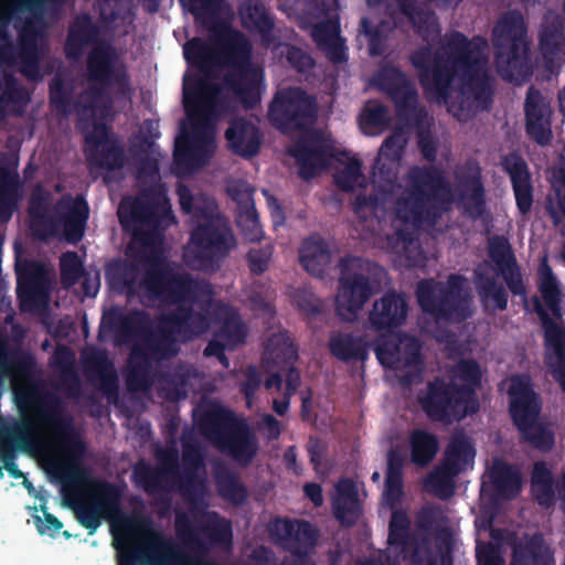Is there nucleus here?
<instances>
[{
    "label": "nucleus",
    "mask_w": 565,
    "mask_h": 565,
    "mask_svg": "<svg viewBox=\"0 0 565 565\" xmlns=\"http://www.w3.org/2000/svg\"><path fill=\"white\" fill-rule=\"evenodd\" d=\"M473 284L484 308L491 303L493 309L504 311L508 309L509 295L502 284L498 281L494 268L488 262H482L473 269Z\"/></svg>",
    "instance_id": "nucleus-35"
},
{
    "label": "nucleus",
    "mask_w": 565,
    "mask_h": 565,
    "mask_svg": "<svg viewBox=\"0 0 565 565\" xmlns=\"http://www.w3.org/2000/svg\"><path fill=\"white\" fill-rule=\"evenodd\" d=\"M501 167L510 178L519 212L527 215L532 210L534 189L526 161L513 151L502 158Z\"/></svg>",
    "instance_id": "nucleus-33"
},
{
    "label": "nucleus",
    "mask_w": 565,
    "mask_h": 565,
    "mask_svg": "<svg viewBox=\"0 0 565 565\" xmlns=\"http://www.w3.org/2000/svg\"><path fill=\"white\" fill-rule=\"evenodd\" d=\"M340 291L337 312L347 320L355 318L386 277L379 264L358 256H345L339 262Z\"/></svg>",
    "instance_id": "nucleus-11"
},
{
    "label": "nucleus",
    "mask_w": 565,
    "mask_h": 565,
    "mask_svg": "<svg viewBox=\"0 0 565 565\" xmlns=\"http://www.w3.org/2000/svg\"><path fill=\"white\" fill-rule=\"evenodd\" d=\"M509 415L515 426L526 427L530 422L540 419L542 398L535 392L532 380L526 374L512 375L508 388Z\"/></svg>",
    "instance_id": "nucleus-24"
},
{
    "label": "nucleus",
    "mask_w": 565,
    "mask_h": 565,
    "mask_svg": "<svg viewBox=\"0 0 565 565\" xmlns=\"http://www.w3.org/2000/svg\"><path fill=\"white\" fill-rule=\"evenodd\" d=\"M121 529L126 541L116 539L117 565H172L166 564V554L170 546L163 534L151 526L145 518H124ZM173 565H193L179 561Z\"/></svg>",
    "instance_id": "nucleus-13"
},
{
    "label": "nucleus",
    "mask_w": 565,
    "mask_h": 565,
    "mask_svg": "<svg viewBox=\"0 0 565 565\" xmlns=\"http://www.w3.org/2000/svg\"><path fill=\"white\" fill-rule=\"evenodd\" d=\"M265 356L274 364H284L287 367V395L294 394L300 385V373L294 366L298 354L289 337L282 333L270 337L265 348Z\"/></svg>",
    "instance_id": "nucleus-37"
},
{
    "label": "nucleus",
    "mask_w": 565,
    "mask_h": 565,
    "mask_svg": "<svg viewBox=\"0 0 565 565\" xmlns=\"http://www.w3.org/2000/svg\"><path fill=\"white\" fill-rule=\"evenodd\" d=\"M524 115L526 134L539 145H548L553 138L552 108L547 97L534 85L527 88Z\"/></svg>",
    "instance_id": "nucleus-27"
},
{
    "label": "nucleus",
    "mask_w": 565,
    "mask_h": 565,
    "mask_svg": "<svg viewBox=\"0 0 565 565\" xmlns=\"http://www.w3.org/2000/svg\"><path fill=\"white\" fill-rule=\"evenodd\" d=\"M397 164L398 163H391V161L385 160V158L376 157L372 168V178L373 182L379 184L383 193H392L397 180Z\"/></svg>",
    "instance_id": "nucleus-61"
},
{
    "label": "nucleus",
    "mask_w": 565,
    "mask_h": 565,
    "mask_svg": "<svg viewBox=\"0 0 565 565\" xmlns=\"http://www.w3.org/2000/svg\"><path fill=\"white\" fill-rule=\"evenodd\" d=\"M475 455L467 437L454 436L446 448L443 466L428 476L427 483L440 498H449L454 493V478L473 461Z\"/></svg>",
    "instance_id": "nucleus-23"
},
{
    "label": "nucleus",
    "mask_w": 565,
    "mask_h": 565,
    "mask_svg": "<svg viewBox=\"0 0 565 565\" xmlns=\"http://www.w3.org/2000/svg\"><path fill=\"white\" fill-rule=\"evenodd\" d=\"M160 468H154L146 461H138L132 470L135 483L148 494H156L164 490L163 481L167 477L178 479L180 483L179 455L177 450H169L159 456Z\"/></svg>",
    "instance_id": "nucleus-28"
},
{
    "label": "nucleus",
    "mask_w": 565,
    "mask_h": 565,
    "mask_svg": "<svg viewBox=\"0 0 565 565\" xmlns=\"http://www.w3.org/2000/svg\"><path fill=\"white\" fill-rule=\"evenodd\" d=\"M376 81L379 87L393 100L399 120L415 125L422 122L426 111L418 107L417 90L398 67H383L379 72Z\"/></svg>",
    "instance_id": "nucleus-20"
},
{
    "label": "nucleus",
    "mask_w": 565,
    "mask_h": 565,
    "mask_svg": "<svg viewBox=\"0 0 565 565\" xmlns=\"http://www.w3.org/2000/svg\"><path fill=\"white\" fill-rule=\"evenodd\" d=\"M174 531L177 537L185 546L199 552H207L213 546L227 547L233 542L231 521L217 514L196 529L186 512L175 511Z\"/></svg>",
    "instance_id": "nucleus-18"
},
{
    "label": "nucleus",
    "mask_w": 565,
    "mask_h": 565,
    "mask_svg": "<svg viewBox=\"0 0 565 565\" xmlns=\"http://www.w3.org/2000/svg\"><path fill=\"white\" fill-rule=\"evenodd\" d=\"M56 230L61 224L67 242L78 243L85 233L89 206L83 196L63 195L54 205Z\"/></svg>",
    "instance_id": "nucleus-29"
},
{
    "label": "nucleus",
    "mask_w": 565,
    "mask_h": 565,
    "mask_svg": "<svg viewBox=\"0 0 565 565\" xmlns=\"http://www.w3.org/2000/svg\"><path fill=\"white\" fill-rule=\"evenodd\" d=\"M163 216L174 218L170 206L159 205L149 194L122 199L118 207V218L122 228L143 245H149L160 235Z\"/></svg>",
    "instance_id": "nucleus-16"
},
{
    "label": "nucleus",
    "mask_w": 565,
    "mask_h": 565,
    "mask_svg": "<svg viewBox=\"0 0 565 565\" xmlns=\"http://www.w3.org/2000/svg\"><path fill=\"white\" fill-rule=\"evenodd\" d=\"M214 481L217 494L234 507L244 505L249 497L247 487L239 475L227 467H217L214 470Z\"/></svg>",
    "instance_id": "nucleus-47"
},
{
    "label": "nucleus",
    "mask_w": 565,
    "mask_h": 565,
    "mask_svg": "<svg viewBox=\"0 0 565 565\" xmlns=\"http://www.w3.org/2000/svg\"><path fill=\"white\" fill-rule=\"evenodd\" d=\"M299 262L310 275L322 277L331 263L328 243L316 236L305 238L299 250Z\"/></svg>",
    "instance_id": "nucleus-45"
},
{
    "label": "nucleus",
    "mask_w": 565,
    "mask_h": 565,
    "mask_svg": "<svg viewBox=\"0 0 565 565\" xmlns=\"http://www.w3.org/2000/svg\"><path fill=\"white\" fill-rule=\"evenodd\" d=\"M416 297L420 309L437 321L462 322L471 316V290L460 274H450L446 282L419 281Z\"/></svg>",
    "instance_id": "nucleus-12"
},
{
    "label": "nucleus",
    "mask_w": 565,
    "mask_h": 565,
    "mask_svg": "<svg viewBox=\"0 0 565 565\" xmlns=\"http://www.w3.org/2000/svg\"><path fill=\"white\" fill-rule=\"evenodd\" d=\"M24 403L32 411L36 424L49 429L66 454L67 477L77 479L86 445L75 427L73 416L66 412L62 397L52 391L30 390L24 395Z\"/></svg>",
    "instance_id": "nucleus-8"
},
{
    "label": "nucleus",
    "mask_w": 565,
    "mask_h": 565,
    "mask_svg": "<svg viewBox=\"0 0 565 565\" xmlns=\"http://www.w3.org/2000/svg\"><path fill=\"white\" fill-rule=\"evenodd\" d=\"M451 188L443 169L413 166L406 173V186L394 204L396 218L414 228L435 226L449 210Z\"/></svg>",
    "instance_id": "nucleus-6"
},
{
    "label": "nucleus",
    "mask_w": 565,
    "mask_h": 565,
    "mask_svg": "<svg viewBox=\"0 0 565 565\" xmlns=\"http://www.w3.org/2000/svg\"><path fill=\"white\" fill-rule=\"evenodd\" d=\"M393 31L390 21L382 20L373 24L366 17L360 21V32L365 35L369 43V53L371 56H381L386 51V41Z\"/></svg>",
    "instance_id": "nucleus-53"
},
{
    "label": "nucleus",
    "mask_w": 565,
    "mask_h": 565,
    "mask_svg": "<svg viewBox=\"0 0 565 565\" xmlns=\"http://www.w3.org/2000/svg\"><path fill=\"white\" fill-rule=\"evenodd\" d=\"M268 119L279 131H302L317 119V105L300 87L278 90L268 107Z\"/></svg>",
    "instance_id": "nucleus-17"
},
{
    "label": "nucleus",
    "mask_w": 565,
    "mask_h": 565,
    "mask_svg": "<svg viewBox=\"0 0 565 565\" xmlns=\"http://www.w3.org/2000/svg\"><path fill=\"white\" fill-rule=\"evenodd\" d=\"M98 36L99 28L92 17L88 13L77 15L68 28L64 52L68 60L78 61L87 46L96 44L87 55L86 68L88 81L98 85H92L88 93L95 104L110 107L113 99L107 88L116 86L119 94L126 95L130 89V78L124 66L116 67V49L109 43L98 42Z\"/></svg>",
    "instance_id": "nucleus-5"
},
{
    "label": "nucleus",
    "mask_w": 565,
    "mask_h": 565,
    "mask_svg": "<svg viewBox=\"0 0 565 565\" xmlns=\"http://www.w3.org/2000/svg\"><path fill=\"white\" fill-rule=\"evenodd\" d=\"M282 534L286 548L297 557L292 565H311L308 555L317 544V529L308 521H300L296 526L292 521L285 520Z\"/></svg>",
    "instance_id": "nucleus-38"
},
{
    "label": "nucleus",
    "mask_w": 565,
    "mask_h": 565,
    "mask_svg": "<svg viewBox=\"0 0 565 565\" xmlns=\"http://www.w3.org/2000/svg\"><path fill=\"white\" fill-rule=\"evenodd\" d=\"M539 49L546 71L554 73L565 58V31L558 21L543 23L539 33Z\"/></svg>",
    "instance_id": "nucleus-41"
},
{
    "label": "nucleus",
    "mask_w": 565,
    "mask_h": 565,
    "mask_svg": "<svg viewBox=\"0 0 565 565\" xmlns=\"http://www.w3.org/2000/svg\"><path fill=\"white\" fill-rule=\"evenodd\" d=\"M553 475L544 461H537L533 466L531 476V491L535 501L544 508H550L555 502L553 489Z\"/></svg>",
    "instance_id": "nucleus-50"
},
{
    "label": "nucleus",
    "mask_w": 565,
    "mask_h": 565,
    "mask_svg": "<svg viewBox=\"0 0 565 565\" xmlns=\"http://www.w3.org/2000/svg\"><path fill=\"white\" fill-rule=\"evenodd\" d=\"M539 290L550 310L554 316L559 317L562 291L558 287L557 279L548 266L546 259L541 264V282Z\"/></svg>",
    "instance_id": "nucleus-58"
},
{
    "label": "nucleus",
    "mask_w": 565,
    "mask_h": 565,
    "mask_svg": "<svg viewBox=\"0 0 565 565\" xmlns=\"http://www.w3.org/2000/svg\"><path fill=\"white\" fill-rule=\"evenodd\" d=\"M236 223L245 239L249 242H259L262 239L263 228L256 209L244 213H236Z\"/></svg>",
    "instance_id": "nucleus-63"
},
{
    "label": "nucleus",
    "mask_w": 565,
    "mask_h": 565,
    "mask_svg": "<svg viewBox=\"0 0 565 565\" xmlns=\"http://www.w3.org/2000/svg\"><path fill=\"white\" fill-rule=\"evenodd\" d=\"M61 281L65 287L75 285L84 274V266L76 252L63 253L60 258Z\"/></svg>",
    "instance_id": "nucleus-62"
},
{
    "label": "nucleus",
    "mask_w": 565,
    "mask_h": 565,
    "mask_svg": "<svg viewBox=\"0 0 565 565\" xmlns=\"http://www.w3.org/2000/svg\"><path fill=\"white\" fill-rule=\"evenodd\" d=\"M411 460L418 467L428 466L439 450L436 435L425 429L416 428L409 435Z\"/></svg>",
    "instance_id": "nucleus-48"
},
{
    "label": "nucleus",
    "mask_w": 565,
    "mask_h": 565,
    "mask_svg": "<svg viewBox=\"0 0 565 565\" xmlns=\"http://www.w3.org/2000/svg\"><path fill=\"white\" fill-rule=\"evenodd\" d=\"M225 139L231 151L245 159L255 157L262 145L259 128L244 117L230 122L225 130Z\"/></svg>",
    "instance_id": "nucleus-36"
},
{
    "label": "nucleus",
    "mask_w": 565,
    "mask_h": 565,
    "mask_svg": "<svg viewBox=\"0 0 565 565\" xmlns=\"http://www.w3.org/2000/svg\"><path fill=\"white\" fill-rule=\"evenodd\" d=\"M491 480L497 492L503 498H512L520 492L521 478L510 465L499 461L491 471Z\"/></svg>",
    "instance_id": "nucleus-55"
},
{
    "label": "nucleus",
    "mask_w": 565,
    "mask_h": 565,
    "mask_svg": "<svg viewBox=\"0 0 565 565\" xmlns=\"http://www.w3.org/2000/svg\"><path fill=\"white\" fill-rule=\"evenodd\" d=\"M408 313L406 296L395 290L386 291L375 300L369 312L370 327L375 331L393 330L401 327Z\"/></svg>",
    "instance_id": "nucleus-32"
},
{
    "label": "nucleus",
    "mask_w": 565,
    "mask_h": 565,
    "mask_svg": "<svg viewBox=\"0 0 565 565\" xmlns=\"http://www.w3.org/2000/svg\"><path fill=\"white\" fill-rule=\"evenodd\" d=\"M372 343L362 337H355L351 333H334L329 339L330 353L342 362L361 361L364 362L369 358Z\"/></svg>",
    "instance_id": "nucleus-46"
},
{
    "label": "nucleus",
    "mask_w": 565,
    "mask_h": 565,
    "mask_svg": "<svg viewBox=\"0 0 565 565\" xmlns=\"http://www.w3.org/2000/svg\"><path fill=\"white\" fill-rule=\"evenodd\" d=\"M523 441L529 444L532 448L548 452L555 446V434L548 424L536 419L530 422L527 426L516 428Z\"/></svg>",
    "instance_id": "nucleus-52"
},
{
    "label": "nucleus",
    "mask_w": 565,
    "mask_h": 565,
    "mask_svg": "<svg viewBox=\"0 0 565 565\" xmlns=\"http://www.w3.org/2000/svg\"><path fill=\"white\" fill-rule=\"evenodd\" d=\"M186 63L198 72L183 75V107L190 119V131L181 127L173 150V161L178 168L192 170L202 167L209 159L203 140V126L210 117L227 109L222 86L213 81L218 61L212 46L201 38L189 40L183 46Z\"/></svg>",
    "instance_id": "nucleus-3"
},
{
    "label": "nucleus",
    "mask_w": 565,
    "mask_h": 565,
    "mask_svg": "<svg viewBox=\"0 0 565 565\" xmlns=\"http://www.w3.org/2000/svg\"><path fill=\"white\" fill-rule=\"evenodd\" d=\"M214 294L215 291L213 290V295ZM196 306L200 310L194 311L205 312L210 323L211 319L221 323L218 330L215 332V338L227 343L230 349H234L238 344L245 342L247 329L245 323L242 321L238 311L234 307L223 301H215L214 299L212 300L211 306L206 309H203L200 305Z\"/></svg>",
    "instance_id": "nucleus-31"
},
{
    "label": "nucleus",
    "mask_w": 565,
    "mask_h": 565,
    "mask_svg": "<svg viewBox=\"0 0 565 565\" xmlns=\"http://www.w3.org/2000/svg\"><path fill=\"white\" fill-rule=\"evenodd\" d=\"M487 42L481 36L468 39L460 31L447 32L434 53L429 44L412 52L411 64L418 71L426 93L446 102L454 81L458 79V108L455 116L467 120L490 110L494 97V78L488 68Z\"/></svg>",
    "instance_id": "nucleus-2"
},
{
    "label": "nucleus",
    "mask_w": 565,
    "mask_h": 565,
    "mask_svg": "<svg viewBox=\"0 0 565 565\" xmlns=\"http://www.w3.org/2000/svg\"><path fill=\"white\" fill-rule=\"evenodd\" d=\"M337 497L332 502L334 518L342 526L355 525L361 515L356 484L351 479H341L337 486Z\"/></svg>",
    "instance_id": "nucleus-44"
},
{
    "label": "nucleus",
    "mask_w": 565,
    "mask_h": 565,
    "mask_svg": "<svg viewBox=\"0 0 565 565\" xmlns=\"http://www.w3.org/2000/svg\"><path fill=\"white\" fill-rule=\"evenodd\" d=\"M183 470L180 476V492L188 501L199 497L204 488L203 481L198 477V471L203 467L204 458L196 444L183 443L182 451Z\"/></svg>",
    "instance_id": "nucleus-42"
},
{
    "label": "nucleus",
    "mask_w": 565,
    "mask_h": 565,
    "mask_svg": "<svg viewBox=\"0 0 565 565\" xmlns=\"http://www.w3.org/2000/svg\"><path fill=\"white\" fill-rule=\"evenodd\" d=\"M17 296L20 310L33 312L47 301L46 273L40 262H26L17 266Z\"/></svg>",
    "instance_id": "nucleus-26"
},
{
    "label": "nucleus",
    "mask_w": 565,
    "mask_h": 565,
    "mask_svg": "<svg viewBox=\"0 0 565 565\" xmlns=\"http://www.w3.org/2000/svg\"><path fill=\"white\" fill-rule=\"evenodd\" d=\"M105 277L113 290L129 298L139 295L149 302L177 306L158 318L156 332L149 329L150 317L143 310H131L119 320L118 331L124 338L142 333L141 341L130 350L126 386L132 393L146 391L151 385L152 362L177 355L179 338L192 341L210 330L206 313L195 312L193 306H211L213 285L154 262L140 276L136 262L121 258L107 264Z\"/></svg>",
    "instance_id": "nucleus-1"
},
{
    "label": "nucleus",
    "mask_w": 565,
    "mask_h": 565,
    "mask_svg": "<svg viewBox=\"0 0 565 565\" xmlns=\"http://www.w3.org/2000/svg\"><path fill=\"white\" fill-rule=\"evenodd\" d=\"M488 253L490 259L497 265L508 289L513 296L526 297V286L518 266L515 255L503 235L489 238Z\"/></svg>",
    "instance_id": "nucleus-30"
},
{
    "label": "nucleus",
    "mask_w": 565,
    "mask_h": 565,
    "mask_svg": "<svg viewBox=\"0 0 565 565\" xmlns=\"http://www.w3.org/2000/svg\"><path fill=\"white\" fill-rule=\"evenodd\" d=\"M398 7L424 41L434 32H439L438 24L433 21L430 13L418 8L414 0H399Z\"/></svg>",
    "instance_id": "nucleus-56"
},
{
    "label": "nucleus",
    "mask_w": 565,
    "mask_h": 565,
    "mask_svg": "<svg viewBox=\"0 0 565 565\" xmlns=\"http://www.w3.org/2000/svg\"><path fill=\"white\" fill-rule=\"evenodd\" d=\"M87 159L90 164L105 171H116L125 167L126 151L118 139L97 149H90Z\"/></svg>",
    "instance_id": "nucleus-49"
},
{
    "label": "nucleus",
    "mask_w": 565,
    "mask_h": 565,
    "mask_svg": "<svg viewBox=\"0 0 565 565\" xmlns=\"http://www.w3.org/2000/svg\"><path fill=\"white\" fill-rule=\"evenodd\" d=\"M50 193L42 185H36L29 200V215L33 222H39L50 234L56 232L55 217L49 213Z\"/></svg>",
    "instance_id": "nucleus-54"
},
{
    "label": "nucleus",
    "mask_w": 565,
    "mask_h": 565,
    "mask_svg": "<svg viewBox=\"0 0 565 565\" xmlns=\"http://www.w3.org/2000/svg\"><path fill=\"white\" fill-rule=\"evenodd\" d=\"M535 311L543 321L545 328L546 343L553 348L556 355V362L551 364L552 376L558 383L561 390L565 393V341L564 332L559 326L553 321L543 309L537 297L533 299Z\"/></svg>",
    "instance_id": "nucleus-43"
},
{
    "label": "nucleus",
    "mask_w": 565,
    "mask_h": 565,
    "mask_svg": "<svg viewBox=\"0 0 565 565\" xmlns=\"http://www.w3.org/2000/svg\"><path fill=\"white\" fill-rule=\"evenodd\" d=\"M456 201L462 214L472 220H488L487 193L482 169L477 161H467L455 173Z\"/></svg>",
    "instance_id": "nucleus-21"
},
{
    "label": "nucleus",
    "mask_w": 565,
    "mask_h": 565,
    "mask_svg": "<svg viewBox=\"0 0 565 565\" xmlns=\"http://www.w3.org/2000/svg\"><path fill=\"white\" fill-rule=\"evenodd\" d=\"M418 403L431 422L449 424L476 414L480 404L477 395L468 386H459L436 376L429 381L424 392L418 395Z\"/></svg>",
    "instance_id": "nucleus-14"
},
{
    "label": "nucleus",
    "mask_w": 565,
    "mask_h": 565,
    "mask_svg": "<svg viewBox=\"0 0 565 565\" xmlns=\"http://www.w3.org/2000/svg\"><path fill=\"white\" fill-rule=\"evenodd\" d=\"M372 349L381 365L391 370H402L423 364L420 341L406 333L380 334Z\"/></svg>",
    "instance_id": "nucleus-22"
},
{
    "label": "nucleus",
    "mask_w": 565,
    "mask_h": 565,
    "mask_svg": "<svg viewBox=\"0 0 565 565\" xmlns=\"http://www.w3.org/2000/svg\"><path fill=\"white\" fill-rule=\"evenodd\" d=\"M491 40L498 73L512 83L530 79L533 74L531 43L522 12L510 9L501 14L492 29Z\"/></svg>",
    "instance_id": "nucleus-9"
},
{
    "label": "nucleus",
    "mask_w": 565,
    "mask_h": 565,
    "mask_svg": "<svg viewBox=\"0 0 565 565\" xmlns=\"http://www.w3.org/2000/svg\"><path fill=\"white\" fill-rule=\"evenodd\" d=\"M20 178L6 167H0V216L9 220L20 196Z\"/></svg>",
    "instance_id": "nucleus-51"
},
{
    "label": "nucleus",
    "mask_w": 565,
    "mask_h": 565,
    "mask_svg": "<svg viewBox=\"0 0 565 565\" xmlns=\"http://www.w3.org/2000/svg\"><path fill=\"white\" fill-rule=\"evenodd\" d=\"M242 26L260 38L264 47L275 46L278 36L275 33L276 18L260 0H248L239 7Z\"/></svg>",
    "instance_id": "nucleus-34"
},
{
    "label": "nucleus",
    "mask_w": 565,
    "mask_h": 565,
    "mask_svg": "<svg viewBox=\"0 0 565 565\" xmlns=\"http://www.w3.org/2000/svg\"><path fill=\"white\" fill-rule=\"evenodd\" d=\"M73 352L66 347H57L53 355L54 364L63 371L62 386L70 397L78 396L81 392V381L73 370Z\"/></svg>",
    "instance_id": "nucleus-57"
},
{
    "label": "nucleus",
    "mask_w": 565,
    "mask_h": 565,
    "mask_svg": "<svg viewBox=\"0 0 565 565\" xmlns=\"http://www.w3.org/2000/svg\"><path fill=\"white\" fill-rule=\"evenodd\" d=\"M179 203L183 213L203 218L191 232L188 245L183 249L184 264L206 274L216 273L231 250L236 247V238L227 222L214 216L207 206L195 204L194 196L185 185L178 188Z\"/></svg>",
    "instance_id": "nucleus-7"
},
{
    "label": "nucleus",
    "mask_w": 565,
    "mask_h": 565,
    "mask_svg": "<svg viewBox=\"0 0 565 565\" xmlns=\"http://www.w3.org/2000/svg\"><path fill=\"white\" fill-rule=\"evenodd\" d=\"M36 443L38 435L31 420L0 419V451H29Z\"/></svg>",
    "instance_id": "nucleus-40"
},
{
    "label": "nucleus",
    "mask_w": 565,
    "mask_h": 565,
    "mask_svg": "<svg viewBox=\"0 0 565 565\" xmlns=\"http://www.w3.org/2000/svg\"><path fill=\"white\" fill-rule=\"evenodd\" d=\"M511 547L510 565H555L554 552L541 533L524 535Z\"/></svg>",
    "instance_id": "nucleus-39"
},
{
    "label": "nucleus",
    "mask_w": 565,
    "mask_h": 565,
    "mask_svg": "<svg viewBox=\"0 0 565 565\" xmlns=\"http://www.w3.org/2000/svg\"><path fill=\"white\" fill-rule=\"evenodd\" d=\"M200 429L222 454L239 467H248L259 451V441L248 423L234 418L224 408L205 413L200 420Z\"/></svg>",
    "instance_id": "nucleus-10"
},
{
    "label": "nucleus",
    "mask_w": 565,
    "mask_h": 565,
    "mask_svg": "<svg viewBox=\"0 0 565 565\" xmlns=\"http://www.w3.org/2000/svg\"><path fill=\"white\" fill-rule=\"evenodd\" d=\"M409 525L411 520L406 512L394 511L388 524L387 537L388 544L401 548L403 553L411 550L408 565H452V547L449 537L433 547L427 537L418 540L412 536Z\"/></svg>",
    "instance_id": "nucleus-15"
},
{
    "label": "nucleus",
    "mask_w": 565,
    "mask_h": 565,
    "mask_svg": "<svg viewBox=\"0 0 565 565\" xmlns=\"http://www.w3.org/2000/svg\"><path fill=\"white\" fill-rule=\"evenodd\" d=\"M299 166V177L303 180L315 178L326 169L333 157L332 148L328 146L321 134L311 131L299 137L288 149Z\"/></svg>",
    "instance_id": "nucleus-25"
},
{
    "label": "nucleus",
    "mask_w": 565,
    "mask_h": 565,
    "mask_svg": "<svg viewBox=\"0 0 565 565\" xmlns=\"http://www.w3.org/2000/svg\"><path fill=\"white\" fill-rule=\"evenodd\" d=\"M50 105L61 115L68 116L73 109V86L61 76H54L49 84Z\"/></svg>",
    "instance_id": "nucleus-59"
},
{
    "label": "nucleus",
    "mask_w": 565,
    "mask_h": 565,
    "mask_svg": "<svg viewBox=\"0 0 565 565\" xmlns=\"http://www.w3.org/2000/svg\"><path fill=\"white\" fill-rule=\"evenodd\" d=\"M88 488L93 499L75 503L73 511L77 522L93 535L102 525L103 519L121 514V491L115 483L106 480H90Z\"/></svg>",
    "instance_id": "nucleus-19"
},
{
    "label": "nucleus",
    "mask_w": 565,
    "mask_h": 565,
    "mask_svg": "<svg viewBox=\"0 0 565 565\" xmlns=\"http://www.w3.org/2000/svg\"><path fill=\"white\" fill-rule=\"evenodd\" d=\"M195 21L218 33L224 64L233 70L223 78L224 85L246 109H254L260 102L262 73L252 68L253 45L247 36L232 26L220 23L223 0H181Z\"/></svg>",
    "instance_id": "nucleus-4"
},
{
    "label": "nucleus",
    "mask_w": 565,
    "mask_h": 565,
    "mask_svg": "<svg viewBox=\"0 0 565 565\" xmlns=\"http://www.w3.org/2000/svg\"><path fill=\"white\" fill-rule=\"evenodd\" d=\"M361 168L359 159H350L345 167L333 175L337 186L345 192L352 191L362 177Z\"/></svg>",
    "instance_id": "nucleus-64"
},
{
    "label": "nucleus",
    "mask_w": 565,
    "mask_h": 565,
    "mask_svg": "<svg viewBox=\"0 0 565 565\" xmlns=\"http://www.w3.org/2000/svg\"><path fill=\"white\" fill-rule=\"evenodd\" d=\"M89 364L98 375L100 390L108 396L118 395V377L113 370V364L104 356H95Z\"/></svg>",
    "instance_id": "nucleus-60"
}]
</instances>
